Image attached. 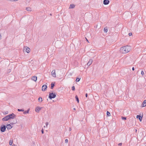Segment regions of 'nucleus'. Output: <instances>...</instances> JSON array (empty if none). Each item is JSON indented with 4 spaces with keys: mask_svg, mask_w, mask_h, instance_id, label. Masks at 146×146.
<instances>
[{
    "mask_svg": "<svg viewBox=\"0 0 146 146\" xmlns=\"http://www.w3.org/2000/svg\"><path fill=\"white\" fill-rule=\"evenodd\" d=\"M131 49L130 46H125L121 48L120 52L122 53L126 54L129 52Z\"/></svg>",
    "mask_w": 146,
    "mask_h": 146,
    "instance_id": "obj_1",
    "label": "nucleus"
},
{
    "mask_svg": "<svg viewBox=\"0 0 146 146\" xmlns=\"http://www.w3.org/2000/svg\"><path fill=\"white\" fill-rule=\"evenodd\" d=\"M56 95L55 94H53V92L50 93L49 96V98L50 99H52V98H55Z\"/></svg>",
    "mask_w": 146,
    "mask_h": 146,
    "instance_id": "obj_2",
    "label": "nucleus"
},
{
    "mask_svg": "<svg viewBox=\"0 0 146 146\" xmlns=\"http://www.w3.org/2000/svg\"><path fill=\"white\" fill-rule=\"evenodd\" d=\"M30 48L27 46L23 48V51H25L27 53H29L30 52Z\"/></svg>",
    "mask_w": 146,
    "mask_h": 146,
    "instance_id": "obj_3",
    "label": "nucleus"
},
{
    "mask_svg": "<svg viewBox=\"0 0 146 146\" xmlns=\"http://www.w3.org/2000/svg\"><path fill=\"white\" fill-rule=\"evenodd\" d=\"M0 130L1 132H4L6 130V127L5 125H3L0 127Z\"/></svg>",
    "mask_w": 146,
    "mask_h": 146,
    "instance_id": "obj_4",
    "label": "nucleus"
},
{
    "mask_svg": "<svg viewBox=\"0 0 146 146\" xmlns=\"http://www.w3.org/2000/svg\"><path fill=\"white\" fill-rule=\"evenodd\" d=\"M10 119H13L15 117V115L13 113L8 115Z\"/></svg>",
    "mask_w": 146,
    "mask_h": 146,
    "instance_id": "obj_5",
    "label": "nucleus"
},
{
    "mask_svg": "<svg viewBox=\"0 0 146 146\" xmlns=\"http://www.w3.org/2000/svg\"><path fill=\"white\" fill-rule=\"evenodd\" d=\"M9 119H10V118L9 117L8 115H7L5 117L3 118V119H2V120L3 121H7Z\"/></svg>",
    "mask_w": 146,
    "mask_h": 146,
    "instance_id": "obj_6",
    "label": "nucleus"
},
{
    "mask_svg": "<svg viewBox=\"0 0 146 146\" xmlns=\"http://www.w3.org/2000/svg\"><path fill=\"white\" fill-rule=\"evenodd\" d=\"M51 74L52 76L54 77H56V74L55 73V70H53L51 72Z\"/></svg>",
    "mask_w": 146,
    "mask_h": 146,
    "instance_id": "obj_7",
    "label": "nucleus"
},
{
    "mask_svg": "<svg viewBox=\"0 0 146 146\" xmlns=\"http://www.w3.org/2000/svg\"><path fill=\"white\" fill-rule=\"evenodd\" d=\"M47 88V86L46 85H44L42 86V91H45Z\"/></svg>",
    "mask_w": 146,
    "mask_h": 146,
    "instance_id": "obj_8",
    "label": "nucleus"
},
{
    "mask_svg": "<svg viewBox=\"0 0 146 146\" xmlns=\"http://www.w3.org/2000/svg\"><path fill=\"white\" fill-rule=\"evenodd\" d=\"M110 2L108 0H104L103 1L104 4L105 5H108Z\"/></svg>",
    "mask_w": 146,
    "mask_h": 146,
    "instance_id": "obj_9",
    "label": "nucleus"
},
{
    "mask_svg": "<svg viewBox=\"0 0 146 146\" xmlns=\"http://www.w3.org/2000/svg\"><path fill=\"white\" fill-rule=\"evenodd\" d=\"M6 127L8 129H10L12 127L10 125V124L7 125L6 126Z\"/></svg>",
    "mask_w": 146,
    "mask_h": 146,
    "instance_id": "obj_10",
    "label": "nucleus"
},
{
    "mask_svg": "<svg viewBox=\"0 0 146 146\" xmlns=\"http://www.w3.org/2000/svg\"><path fill=\"white\" fill-rule=\"evenodd\" d=\"M92 59H90L89 61L88 62L87 64L88 66H90L92 63Z\"/></svg>",
    "mask_w": 146,
    "mask_h": 146,
    "instance_id": "obj_11",
    "label": "nucleus"
},
{
    "mask_svg": "<svg viewBox=\"0 0 146 146\" xmlns=\"http://www.w3.org/2000/svg\"><path fill=\"white\" fill-rule=\"evenodd\" d=\"M41 109V108L39 107H37L36 109V111L37 112H39V111Z\"/></svg>",
    "mask_w": 146,
    "mask_h": 146,
    "instance_id": "obj_12",
    "label": "nucleus"
},
{
    "mask_svg": "<svg viewBox=\"0 0 146 146\" xmlns=\"http://www.w3.org/2000/svg\"><path fill=\"white\" fill-rule=\"evenodd\" d=\"M37 77L36 76H33L32 78V80L35 81H36L37 80Z\"/></svg>",
    "mask_w": 146,
    "mask_h": 146,
    "instance_id": "obj_13",
    "label": "nucleus"
},
{
    "mask_svg": "<svg viewBox=\"0 0 146 146\" xmlns=\"http://www.w3.org/2000/svg\"><path fill=\"white\" fill-rule=\"evenodd\" d=\"M137 118H138L140 121H141L142 120V117L139 115H137Z\"/></svg>",
    "mask_w": 146,
    "mask_h": 146,
    "instance_id": "obj_14",
    "label": "nucleus"
},
{
    "mask_svg": "<svg viewBox=\"0 0 146 146\" xmlns=\"http://www.w3.org/2000/svg\"><path fill=\"white\" fill-rule=\"evenodd\" d=\"M143 107H145L146 106V100H144L142 104Z\"/></svg>",
    "mask_w": 146,
    "mask_h": 146,
    "instance_id": "obj_15",
    "label": "nucleus"
},
{
    "mask_svg": "<svg viewBox=\"0 0 146 146\" xmlns=\"http://www.w3.org/2000/svg\"><path fill=\"white\" fill-rule=\"evenodd\" d=\"M108 29L107 27H105L104 29V31L105 33H107L108 32Z\"/></svg>",
    "mask_w": 146,
    "mask_h": 146,
    "instance_id": "obj_16",
    "label": "nucleus"
},
{
    "mask_svg": "<svg viewBox=\"0 0 146 146\" xmlns=\"http://www.w3.org/2000/svg\"><path fill=\"white\" fill-rule=\"evenodd\" d=\"M75 7V5L73 4H71L70 5V8L72 9L73 8Z\"/></svg>",
    "mask_w": 146,
    "mask_h": 146,
    "instance_id": "obj_17",
    "label": "nucleus"
},
{
    "mask_svg": "<svg viewBox=\"0 0 146 146\" xmlns=\"http://www.w3.org/2000/svg\"><path fill=\"white\" fill-rule=\"evenodd\" d=\"M42 98L41 97H39L38 98V101L39 102H41L42 101Z\"/></svg>",
    "mask_w": 146,
    "mask_h": 146,
    "instance_id": "obj_18",
    "label": "nucleus"
},
{
    "mask_svg": "<svg viewBox=\"0 0 146 146\" xmlns=\"http://www.w3.org/2000/svg\"><path fill=\"white\" fill-rule=\"evenodd\" d=\"M75 98L76 99V100L78 102V103L79 102V100L78 97L76 95L75 96Z\"/></svg>",
    "mask_w": 146,
    "mask_h": 146,
    "instance_id": "obj_19",
    "label": "nucleus"
},
{
    "mask_svg": "<svg viewBox=\"0 0 146 146\" xmlns=\"http://www.w3.org/2000/svg\"><path fill=\"white\" fill-rule=\"evenodd\" d=\"M26 9L27 11H31V9L30 7H27L26 8Z\"/></svg>",
    "mask_w": 146,
    "mask_h": 146,
    "instance_id": "obj_20",
    "label": "nucleus"
},
{
    "mask_svg": "<svg viewBox=\"0 0 146 146\" xmlns=\"http://www.w3.org/2000/svg\"><path fill=\"white\" fill-rule=\"evenodd\" d=\"M54 86V84H53L52 83L51 84V88L52 89L53 88Z\"/></svg>",
    "mask_w": 146,
    "mask_h": 146,
    "instance_id": "obj_21",
    "label": "nucleus"
},
{
    "mask_svg": "<svg viewBox=\"0 0 146 146\" xmlns=\"http://www.w3.org/2000/svg\"><path fill=\"white\" fill-rule=\"evenodd\" d=\"M29 110H27V111H24V112H23V113L24 114H27V113H29Z\"/></svg>",
    "mask_w": 146,
    "mask_h": 146,
    "instance_id": "obj_22",
    "label": "nucleus"
},
{
    "mask_svg": "<svg viewBox=\"0 0 146 146\" xmlns=\"http://www.w3.org/2000/svg\"><path fill=\"white\" fill-rule=\"evenodd\" d=\"M9 144L10 145H12L13 141L12 140H10L9 142Z\"/></svg>",
    "mask_w": 146,
    "mask_h": 146,
    "instance_id": "obj_23",
    "label": "nucleus"
},
{
    "mask_svg": "<svg viewBox=\"0 0 146 146\" xmlns=\"http://www.w3.org/2000/svg\"><path fill=\"white\" fill-rule=\"evenodd\" d=\"M107 115L109 116H110L111 115L110 112L107 111Z\"/></svg>",
    "mask_w": 146,
    "mask_h": 146,
    "instance_id": "obj_24",
    "label": "nucleus"
},
{
    "mask_svg": "<svg viewBox=\"0 0 146 146\" xmlns=\"http://www.w3.org/2000/svg\"><path fill=\"white\" fill-rule=\"evenodd\" d=\"M80 78H77L76 79V82H78L80 80Z\"/></svg>",
    "mask_w": 146,
    "mask_h": 146,
    "instance_id": "obj_25",
    "label": "nucleus"
},
{
    "mask_svg": "<svg viewBox=\"0 0 146 146\" xmlns=\"http://www.w3.org/2000/svg\"><path fill=\"white\" fill-rule=\"evenodd\" d=\"M17 110L18 111H24V110L23 109H18Z\"/></svg>",
    "mask_w": 146,
    "mask_h": 146,
    "instance_id": "obj_26",
    "label": "nucleus"
},
{
    "mask_svg": "<svg viewBox=\"0 0 146 146\" xmlns=\"http://www.w3.org/2000/svg\"><path fill=\"white\" fill-rule=\"evenodd\" d=\"M121 119L122 120H126V117H122Z\"/></svg>",
    "mask_w": 146,
    "mask_h": 146,
    "instance_id": "obj_27",
    "label": "nucleus"
},
{
    "mask_svg": "<svg viewBox=\"0 0 146 146\" xmlns=\"http://www.w3.org/2000/svg\"><path fill=\"white\" fill-rule=\"evenodd\" d=\"M72 90L74 91L75 90V87L74 86H73L72 87Z\"/></svg>",
    "mask_w": 146,
    "mask_h": 146,
    "instance_id": "obj_28",
    "label": "nucleus"
},
{
    "mask_svg": "<svg viewBox=\"0 0 146 146\" xmlns=\"http://www.w3.org/2000/svg\"><path fill=\"white\" fill-rule=\"evenodd\" d=\"M144 72L143 71H141V74L142 76H143L144 75Z\"/></svg>",
    "mask_w": 146,
    "mask_h": 146,
    "instance_id": "obj_29",
    "label": "nucleus"
},
{
    "mask_svg": "<svg viewBox=\"0 0 146 146\" xmlns=\"http://www.w3.org/2000/svg\"><path fill=\"white\" fill-rule=\"evenodd\" d=\"M68 142V139H66L65 140V143H67Z\"/></svg>",
    "mask_w": 146,
    "mask_h": 146,
    "instance_id": "obj_30",
    "label": "nucleus"
},
{
    "mask_svg": "<svg viewBox=\"0 0 146 146\" xmlns=\"http://www.w3.org/2000/svg\"><path fill=\"white\" fill-rule=\"evenodd\" d=\"M16 122H17V121H16V122H11V123H11V124H15V123H16Z\"/></svg>",
    "mask_w": 146,
    "mask_h": 146,
    "instance_id": "obj_31",
    "label": "nucleus"
},
{
    "mask_svg": "<svg viewBox=\"0 0 146 146\" xmlns=\"http://www.w3.org/2000/svg\"><path fill=\"white\" fill-rule=\"evenodd\" d=\"M41 131L42 134H43L44 133V131L43 129H42L41 130Z\"/></svg>",
    "mask_w": 146,
    "mask_h": 146,
    "instance_id": "obj_32",
    "label": "nucleus"
},
{
    "mask_svg": "<svg viewBox=\"0 0 146 146\" xmlns=\"http://www.w3.org/2000/svg\"><path fill=\"white\" fill-rule=\"evenodd\" d=\"M48 122H47L46 123V127H47L48 125Z\"/></svg>",
    "mask_w": 146,
    "mask_h": 146,
    "instance_id": "obj_33",
    "label": "nucleus"
},
{
    "mask_svg": "<svg viewBox=\"0 0 146 146\" xmlns=\"http://www.w3.org/2000/svg\"><path fill=\"white\" fill-rule=\"evenodd\" d=\"M129 36H131L132 35V33H129Z\"/></svg>",
    "mask_w": 146,
    "mask_h": 146,
    "instance_id": "obj_34",
    "label": "nucleus"
},
{
    "mask_svg": "<svg viewBox=\"0 0 146 146\" xmlns=\"http://www.w3.org/2000/svg\"><path fill=\"white\" fill-rule=\"evenodd\" d=\"M121 145H122V143H119L118 145H119L121 146Z\"/></svg>",
    "mask_w": 146,
    "mask_h": 146,
    "instance_id": "obj_35",
    "label": "nucleus"
},
{
    "mask_svg": "<svg viewBox=\"0 0 146 146\" xmlns=\"http://www.w3.org/2000/svg\"><path fill=\"white\" fill-rule=\"evenodd\" d=\"M85 96H86V97H87V96H88V94H86V95H85Z\"/></svg>",
    "mask_w": 146,
    "mask_h": 146,
    "instance_id": "obj_36",
    "label": "nucleus"
},
{
    "mask_svg": "<svg viewBox=\"0 0 146 146\" xmlns=\"http://www.w3.org/2000/svg\"><path fill=\"white\" fill-rule=\"evenodd\" d=\"M132 70L133 71L134 70V67H133L132 68Z\"/></svg>",
    "mask_w": 146,
    "mask_h": 146,
    "instance_id": "obj_37",
    "label": "nucleus"
},
{
    "mask_svg": "<svg viewBox=\"0 0 146 146\" xmlns=\"http://www.w3.org/2000/svg\"><path fill=\"white\" fill-rule=\"evenodd\" d=\"M86 38V40L87 41H88V42H89L88 40Z\"/></svg>",
    "mask_w": 146,
    "mask_h": 146,
    "instance_id": "obj_38",
    "label": "nucleus"
},
{
    "mask_svg": "<svg viewBox=\"0 0 146 146\" xmlns=\"http://www.w3.org/2000/svg\"><path fill=\"white\" fill-rule=\"evenodd\" d=\"M1 39V35H0V40Z\"/></svg>",
    "mask_w": 146,
    "mask_h": 146,
    "instance_id": "obj_39",
    "label": "nucleus"
},
{
    "mask_svg": "<svg viewBox=\"0 0 146 146\" xmlns=\"http://www.w3.org/2000/svg\"><path fill=\"white\" fill-rule=\"evenodd\" d=\"M73 109H74V110H76V109H75V108H74Z\"/></svg>",
    "mask_w": 146,
    "mask_h": 146,
    "instance_id": "obj_40",
    "label": "nucleus"
},
{
    "mask_svg": "<svg viewBox=\"0 0 146 146\" xmlns=\"http://www.w3.org/2000/svg\"><path fill=\"white\" fill-rule=\"evenodd\" d=\"M13 146H16L15 145H13Z\"/></svg>",
    "mask_w": 146,
    "mask_h": 146,
    "instance_id": "obj_41",
    "label": "nucleus"
},
{
    "mask_svg": "<svg viewBox=\"0 0 146 146\" xmlns=\"http://www.w3.org/2000/svg\"><path fill=\"white\" fill-rule=\"evenodd\" d=\"M71 130V129H70V130Z\"/></svg>",
    "mask_w": 146,
    "mask_h": 146,
    "instance_id": "obj_42",
    "label": "nucleus"
},
{
    "mask_svg": "<svg viewBox=\"0 0 146 146\" xmlns=\"http://www.w3.org/2000/svg\"><path fill=\"white\" fill-rule=\"evenodd\" d=\"M137 131V130L136 129L135 131Z\"/></svg>",
    "mask_w": 146,
    "mask_h": 146,
    "instance_id": "obj_43",
    "label": "nucleus"
}]
</instances>
